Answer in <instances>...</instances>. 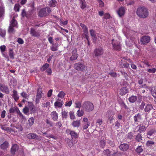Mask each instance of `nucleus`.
Wrapping results in <instances>:
<instances>
[{"label":"nucleus","mask_w":156,"mask_h":156,"mask_svg":"<svg viewBox=\"0 0 156 156\" xmlns=\"http://www.w3.org/2000/svg\"><path fill=\"white\" fill-rule=\"evenodd\" d=\"M137 100V97L135 96H132L129 98V100L130 102L134 103Z\"/></svg>","instance_id":"f704fd0d"},{"label":"nucleus","mask_w":156,"mask_h":156,"mask_svg":"<svg viewBox=\"0 0 156 156\" xmlns=\"http://www.w3.org/2000/svg\"><path fill=\"white\" fill-rule=\"evenodd\" d=\"M129 146L127 144H122L120 145L119 148L120 149L123 151H126L129 148Z\"/></svg>","instance_id":"412c9836"},{"label":"nucleus","mask_w":156,"mask_h":156,"mask_svg":"<svg viewBox=\"0 0 156 156\" xmlns=\"http://www.w3.org/2000/svg\"><path fill=\"white\" fill-rule=\"evenodd\" d=\"M117 13L120 17L124 16L125 13V9L124 7H120L117 11Z\"/></svg>","instance_id":"6e6552de"},{"label":"nucleus","mask_w":156,"mask_h":156,"mask_svg":"<svg viewBox=\"0 0 156 156\" xmlns=\"http://www.w3.org/2000/svg\"><path fill=\"white\" fill-rule=\"evenodd\" d=\"M30 109L31 113H34L35 112V110L34 108V106L33 104L31 103L29 106V109Z\"/></svg>","instance_id":"4c0bfd02"},{"label":"nucleus","mask_w":156,"mask_h":156,"mask_svg":"<svg viewBox=\"0 0 156 156\" xmlns=\"http://www.w3.org/2000/svg\"><path fill=\"white\" fill-rule=\"evenodd\" d=\"M76 49L73 50L72 52V55L70 57V60L71 61L75 60L77 59L78 56V55L76 53Z\"/></svg>","instance_id":"4468645a"},{"label":"nucleus","mask_w":156,"mask_h":156,"mask_svg":"<svg viewBox=\"0 0 156 156\" xmlns=\"http://www.w3.org/2000/svg\"><path fill=\"white\" fill-rule=\"evenodd\" d=\"M80 25L83 30L85 38H87L88 37V29L87 26L82 23L80 24Z\"/></svg>","instance_id":"9b49d317"},{"label":"nucleus","mask_w":156,"mask_h":156,"mask_svg":"<svg viewBox=\"0 0 156 156\" xmlns=\"http://www.w3.org/2000/svg\"><path fill=\"white\" fill-rule=\"evenodd\" d=\"M38 16L41 17L45 16L48 15L46 12V8H44L41 9L39 11L38 14Z\"/></svg>","instance_id":"f8f14e48"},{"label":"nucleus","mask_w":156,"mask_h":156,"mask_svg":"<svg viewBox=\"0 0 156 156\" xmlns=\"http://www.w3.org/2000/svg\"><path fill=\"white\" fill-rule=\"evenodd\" d=\"M115 126L116 127V129H118L119 128V126H120V122L118 121H116L115 122Z\"/></svg>","instance_id":"052dcab7"},{"label":"nucleus","mask_w":156,"mask_h":156,"mask_svg":"<svg viewBox=\"0 0 156 156\" xmlns=\"http://www.w3.org/2000/svg\"><path fill=\"white\" fill-rule=\"evenodd\" d=\"M41 92H37V95H36V101H39V99L41 98L42 97L41 95Z\"/></svg>","instance_id":"603ef678"},{"label":"nucleus","mask_w":156,"mask_h":156,"mask_svg":"<svg viewBox=\"0 0 156 156\" xmlns=\"http://www.w3.org/2000/svg\"><path fill=\"white\" fill-rule=\"evenodd\" d=\"M151 40V38L149 36L145 35L142 37L140 39L141 44H147Z\"/></svg>","instance_id":"39448f33"},{"label":"nucleus","mask_w":156,"mask_h":156,"mask_svg":"<svg viewBox=\"0 0 156 156\" xmlns=\"http://www.w3.org/2000/svg\"><path fill=\"white\" fill-rule=\"evenodd\" d=\"M96 56H98L102 55L104 52L103 49L101 48H96L94 51Z\"/></svg>","instance_id":"1a4fd4ad"},{"label":"nucleus","mask_w":156,"mask_h":156,"mask_svg":"<svg viewBox=\"0 0 156 156\" xmlns=\"http://www.w3.org/2000/svg\"><path fill=\"white\" fill-rule=\"evenodd\" d=\"M127 136L128 138L131 139L133 137V134L132 132H129Z\"/></svg>","instance_id":"e2e57ef3"},{"label":"nucleus","mask_w":156,"mask_h":156,"mask_svg":"<svg viewBox=\"0 0 156 156\" xmlns=\"http://www.w3.org/2000/svg\"><path fill=\"white\" fill-rule=\"evenodd\" d=\"M64 103L63 101H56L54 103V106L55 107H58V108H61L63 105Z\"/></svg>","instance_id":"473e14b6"},{"label":"nucleus","mask_w":156,"mask_h":156,"mask_svg":"<svg viewBox=\"0 0 156 156\" xmlns=\"http://www.w3.org/2000/svg\"><path fill=\"white\" fill-rule=\"evenodd\" d=\"M83 110H80L79 109L77 112V114L78 117H81L83 116L84 114V111Z\"/></svg>","instance_id":"ea45409f"},{"label":"nucleus","mask_w":156,"mask_h":156,"mask_svg":"<svg viewBox=\"0 0 156 156\" xmlns=\"http://www.w3.org/2000/svg\"><path fill=\"white\" fill-rule=\"evenodd\" d=\"M142 138L141 134L140 133H139L136 136L135 140L137 142H141L142 140Z\"/></svg>","instance_id":"c756f323"},{"label":"nucleus","mask_w":156,"mask_h":156,"mask_svg":"<svg viewBox=\"0 0 156 156\" xmlns=\"http://www.w3.org/2000/svg\"><path fill=\"white\" fill-rule=\"evenodd\" d=\"M27 137L30 139H37L38 138V136L36 134L34 133H30L27 135Z\"/></svg>","instance_id":"f3484780"},{"label":"nucleus","mask_w":156,"mask_h":156,"mask_svg":"<svg viewBox=\"0 0 156 156\" xmlns=\"http://www.w3.org/2000/svg\"><path fill=\"white\" fill-rule=\"evenodd\" d=\"M17 25V22L16 20L15 19H12L11 21L10 25L13 27H16Z\"/></svg>","instance_id":"a19ab883"},{"label":"nucleus","mask_w":156,"mask_h":156,"mask_svg":"<svg viewBox=\"0 0 156 156\" xmlns=\"http://www.w3.org/2000/svg\"><path fill=\"white\" fill-rule=\"evenodd\" d=\"M111 152L108 149L105 150L103 151V153L104 154V155H105V156H110V155Z\"/></svg>","instance_id":"09e8293b"},{"label":"nucleus","mask_w":156,"mask_h":156,"mask_svg":"<svg viewBox=\"0 0 156 156\" xmlns=\"http://www.w3.org/2000/svg\"><path fill=\"white\" fill-rule=\"evenodd\" d=\"M143 149L141 146H139L137 147L136 149V151L139 153H140L143 151Z\"/></svg>","instance_id":"6e6d98bb"},{"label":"nucleus","mask_w":156,"mask_h":156,"mask_svg":"<svg viewBox=\"0 0 156 156\" xmlns=\"http://www.w3.org/2000/svg\"><path fill=\"white\" fill-rule=\"evenodd\" d=\"M80 6L82 9H84L86 7V3L85 0H80Z\"/></svg>","instance_id":"7c9ffc66"},{"label":"nucleus","mask_w":156,"mask_h":156,"mask_svg":"<svg viewBox=\"0 0 156 156\" xmlns=\"http://www.w3.org/2000/svg\"><path fill=\"white\" fill-rule=\"evenodd\" d=\"M49 66V64L46 63L44 64L42 67L41 68L40 70L42 72H43L45 70H47Z\"/></svg>","instance_id":"72a5a7b5"},{"label":"nucleus","mask_w":156,"mask_h":156,"mask_svg":"<svg viewBox=\"0 0 156 156\" xmlns=\"http://www.w3.org/2000/svg\"><path fill=\"white\" fill-rule=\"evenodd\" d=\"M74 68L77 71L82 72H84L87 69L86 65L80 62L75 63L74 65Z\"/></svg>","instance_id":"7ed1b4c3"},{"label":"nucleus","mask_w":156,"mask_h":156,"mask_svg":"<svg viewBox=\"0 0 156 156\" xmlns=\"http://www.w3.org/2000/svg\"><path fill=\"white\" fill-rule=\"evenodd\" d=\"M51 116L53 120L54 121H56L58 118V114L55 111L51 112Z\"/></svg>","instance_id":"5701e85b"},{"label":"nucleus","mask_w":156,"mask_h":156,"mask_svg":"<svg viewBox=\"0 0 156 156\" xmlns=\"http://www.w3.org/2000/svg\"><path fill=\"white\" fill-rule=\"evenodd\" d=\"M136 13L140 18L145 19L149 16V12L144 6H140L137 8Z\"/></svg>","instance_id":"f257e3e1"},{"label":"nucleus","mask_w":156,"mask_h":156,"mask_svg":"<svg viewBox=\"0 0 156 156\" xmlns=\"http://www.w3.org/2000/svg\"><path fill=\"white\" fill-rule=\"evenodd\" d=\"M147 71L149 73H154L156 71V69L154 68L152 69H147Z\"/></svg>","instance_id":"8fccbe9b"},{"label":"nucleus","mask_w":156,"mask_h":156,"mask_svg":"<svg viewBox=\"0 0 156 156\" xmlns=\"http://www.w3.org/2000/svg\"><path fill=\"white\" fill-rule=\"evenodd\" d=\"M9 145V144L8 142L7 141H5L0 145V147L1 148L5 149L8 147Z\"/></svg>","instance_id":"cd10ccee"},{"label":"nucleus","mask_w":156,"mask_h":156,"mask_svg":"<svg viewBox=\"0 0 156 156\" xmlns=\"http://www.w3.org/2000/svg\"><path fill=\"white\" fill-rule=\"evenodd\" d=\"M82 108L83 111L87 112H90L93 110L94 106L91 102L85 101L82 103Z\"/></svg>","instance_id":"f03ea898"},{"label":"nucleus","mask_w":156,"mask_h":156,"mask_svg":"<svg viewBox=\"0 0 156 156\" xmlns=\"http://www.w3.org/2000/svg\"><path fill=\"white\" fill-rule=\"evenodd\" d=\"M56 3L57 2L55 0H51L50 1L49 5L51 7H55Z\"/></svg>","instance_id":"c9c22d12"},{"label":"nucleus","mask_w":156,"mask_h":156,"mask_svg":"<svg viewBox=\"0 0 156 156\" xmlns=\"http://www.w3.org/2000/svg\"><path fill=\"white\" fill-rule=\"evenodd\" d=\"M82 106L81 105V102L80 101H77L75 103V108H80Z\"/></svg>","instance_id":"49530a36"},{"label":"nucleus","mask_w":156,"mask_h":156,"mask_svg":"<svg viewBox=\"0 0 156 156\" xmlns=\"http://www.w3.org/2000/svg\"><path fill=\"white\" fill-rule=\"evenodd\" d=\"M97 1L99 3V5L100 7H103L104 6V3L101 0H98Z\"/></svg>","instance_id":"bf43d9fd"},{"label":"nucleus","mask_w":156,"mask_h":156,"mask_svg":"<svg viewBox=\"0 0 156 156\" xmlns=\"http://www.w3.org/2000/svg\"><path fill=\"white\" fill-rule=\"evenodd\" d=\"M70 135L72 137V142L74 144L76 143L77 142L78 140L76 139L78 137L79 134L75 131L72 130L70 132Z\"/></svg>","instance_id":"423d86ee"},{"label":"nucleus","mask_w":156,"mask_h":156,"mask_svg":"<svg viewBox=\"0 0 156 156\" xmlns=\"http://www.w3.org/2000/svg\"><path fill=\"white\" fill-rule=\"evenodd\" d=\"M114 115L115 113L111 110H109L107 112L106 115L108 118V121L110 123H111L113 119Z\"/></svg>","instance_id":"0eeeda50"},{"label":"nucleus","mask_w":156,"mask_h":156,"mask_svg":"<svg viewBox=\"0 0 156 156\" xmlns=\"http://www.w3.org/2000/svg\"><path fill=\"white\" fill-rule=\"evenodd\" d=\"M142 115L140 113H138L135 115L133 117L134 123L138 124V122H139L142 119L141 117Z\"/></svg>","instance_id":"9d476101"},{"label":"nucleus","mask_w":156,"mask_h":156,"mask_svg":"<svg viewBox=\"0 0 156 156\" xmlns=\"http://www.w3.org/2000/svg\"><path fill=\"white\" fill-rule=\"evenodd\" d=\"M106 142L104 140H102L100 141V146L102 148H104L105 145L106 144Z\"/></svg>","instance_id":"de8ad7c7"},{"label":"nucleus","mask_w":156,"mask_h":156,"mask_svg":"<svg viewBox=\"0 0 156 156\" xmlns=\"http://www.w3.org/2000/svg\"><path fill=\"white\" fill-rule=\"evenodd\" d=\"M29 108L27 107H25L23 109V112L25 114H27L29 112Z\"/></svg>","instance_id":"5fc2aeb1"},{"label":"nucleus","mask_w":156,"mask_h":156,"mask_svg":"<svg viewBox=\"0 0 156 156\" xmlns=\"http://www.w3.org/2000/svg\"><path fill=\"white\" fill-rule=\"evenodd\" d=\"M62 119H66L67 118L68 116V112L65 110L62 111Z\"/></svg>","instance_id":"58836bf2"},{"label":"nucleus","mask_w":156,"mask_h":156,"mask_svg":"<svg viewBox=\"0 0 156 156\" xmlns=\"http://www.w3.org/2000/svg\"><path fill=\"white\" fill-rule=\"evenodd\" d=\"M120 72L122 75L125 78L127 77L128 75L126 72H125L124 70H122Z\"/></svg>","instance_id":"13d9d810"},{"label":"nucleus","mask_w":156,"mask_h":156,"mask_svg":"<svg viewBox=\"0 0 156 156\" xmlns=\"http://www.w3.org/2000/svg\"><path fill=\"white\" fill-rule=\"evenodd\" d=\"M30 34L32 36L35 37H38L40 36L39 33L32 28L30 29Z\"/></svg>","instance_id":"4be33fe9"},{"label":"nucleus","mask_w":156,"mask_h":156,"mask_svg":"<svg viewBox=\"0 0 156 156\" xmlns=\"http://www.w3.org/2000/svg\"><path fill=\"white\" fill-rule=\"evenodd\" d=\"M110 17V14L108 13H106L104 15V19H109Z\"/></svg>","instance_id":"69168bd1"},{"label":"nucleus","mask_w":156,"mask_h":156,"mask_svg":"<svg viewBox=\"0 0 156 156\" xmlns=\"http://www.w3.org/2000/svg\"><path fill=\"white\" fill-rule=\"evenodd\" d=\"M20 7L19 4H16L14 5V9L16 12H19L20 10Z\"/></svg>","instance_id":"a18cd8bd"},{"label":"nucleus","mask_w":156,"mask_h":156,"mask_svg":"<svg viewBox=\"0 0 156 156\" xmlns=\"http://www.w3.org/2000/svg\"><path fill=\"white\" fill-rule=\"evenodd\" d=\"M128 92V89L126 87H124L120 89L119 92L120 94L121 95H124L126 94Z\"/></svg>","instance_id":"aec40b11"},{"label":"nucleus","mask_w":156,"mask_h":156,"mask_svg":"<svg viewBox=\"0 0 156 156\" xmlns=\"http://www.w3.org/2000/svg\"><path fill=\"white\" fill-rule=\"evenodd\" d=\"M108 74L110 75L112 77H116L117 76L116 73L114 72L109 73Z\"/></svg>","instance_id":"0e129e2a"},{"label":"nucleus","mask_w":156,"mask_h":156,"mask_svg":"<svg viewBox=\"0 0 156 156\" xmlns=\"http://www.w3.org/2000/svg\"><path fill=\"white\" fill-rule=\"evenodd\" d=\"M136 128L138 129V131L140 133H142L144 132L146 130V128L144 123L141 124L137 126Z\"/></svg>","instance_id":"ddd939ff"},{"label":"nucleus","mask_w":156,"mask_h":156,"mask_svg":"<svg viewBox=\"0 0 156 156\" xmlns=\"http://www.w3.org/2000/svg\"><path fill=\"white\" fill-rule=\"evenodd\" d=\"M4 7L2 6H0V18L2 17L5 13Z\"/></svg>","instance_id":"e433bc0d"},{"label":"nucleus","mask_w":156,"mask_h":156,"mask_svg":"<svg viewBox=\"0 0 156 156\" xmlns=\"http://www.w3.org/2000/svg\"><path fill=\"white\" fill-rule=\"evenodd\" d=\"M80 120H76L73 121L71 123V125L74 127L78 128L80 125Z\"/></svg>","instance_id":"a211bd4d"},{"label":"nucleus","mask_w":156,"mask_h":156,"mask_svg":"<svg viewBox=\"0 0 156 156\" xmlns=\"http://www.w3.org/2000/svg\"><path fill=\"white\" fill-rule=\"evenodd\" d=\"M52 46L50 47L51 50L52 51H57L58 50V43L57 42L55 43H53L52 44Z\"/></svg>","instance_id":"6ab92c4d"},{"label":"nucleus","mask_w":156,"mask_h":156,"mask_svg":"<svg viewBox=\"0 0 156 156\" xmlns=\"http://www.w3.org/2000/svg\"><path fill=\"white\" fill-rule=\"evenodd\" d=\"M129 64L127 63L126 62L123 61H122V62L120 64V66L121 67H125L127 68L129 67Z\"/></svg>","instance_id":"c85d7f7f"},{"label":"nucleus","mask_w":156,"mask_h":156,"mask_svg":"<svg viewBox=\"0 0 156 156\" xmlns=\"http://www.w3.org/2000/svg\"><path fill=\"white\" fill-rule=\"evenodd\" d=\"M70 118L72 119H75V117L74 112H69Z\"/></svg>","instance_id":"4d7b16f0"},{"label":"nucleus","mask_w":156,"mask_h":156,"mask_svg":"<svg viewBox=\"0 0 156 156\" xmlns=\"http://www.w3.org/2000/svg\"><path fill=\"white\" fill-rule=\"evenodd\" d=\"M112 44L113 48L115 50L119 51L121 49V47L120 42L117 40L113 39L112 40Z\"/></svg>","instance_id":"20e7f679"},{"label":"nucleus","mask_w":156,"mask_h":156,"mask_svg":"<svg viewBox=\"0 0 156 156\" xmlns=\"http://www.w3.org/2000/svg\"><path fill=\"white\" fill-rule=\"evenodd\" d=\"M46 72L47 73V75H51L52 73V70L51 68H48L46 70Z\"/></svg>","instance_id":"338daca9"},{"label":"nucleus","mask_w":156,"mask_h":156,"mask_svg":"<svg viewBox=\"0 0 156 156\" xmlns=\"http://www.w3.org/2000/svg\"><path fill=\"white\" fill-rule=\"evenodd\" d=\"M90 35L92 36V38H93L95 40H96L97 39V37L95 31L94 30L92 29L90 30Z\"/></svg>","instance_id":"bb28decb"},{"label":"nucleus","mask_w":156,"mask_h":156,"mask_svg":"<svg viewBox=\"0 0 156 156\" xmlns=\"http://www.w3.org/2000/svg\"><path fill=\"white\" fill-rule=\"evenodd\" d=\"M154 142L151 140L148 141L146 144V145L148 147H151L152 145L154 144Z\"/></svg>","instance_id":"3c124183"},{"label":"nucleus","mask_w":156,"mask_h":156,"mask_svg":"<svg viewBox=\"0 0 156 156\" xmlns=\"http://www.w3.org/2000/svg\"><path fill=\"white\" fill-rule=\"evenodd\" d=\"M9 55L11 58L12 59H13L14 58V53L12 49H9Z\"/></svg>","instance_id":"c03bdc74"},{"label":"nucleus","mask_w":156,"mask_h":156,"mask_svg":"<svg viewBox=\"0 0 156 156\" xmlns=\"http://www.w3.org/2000/svg\"><path fill=\"white\" fill-rule=\"evenodd\" d=\"M19 148V146L16 144L12 145L11 148V152L12 154H14L16 151H17Z\"/></svg>","instance_id":"393cba45"},{"label":"nucleus","mask_w":156,"mask_h":156,"mask_svg":"<svg viewBox=\"0 0 156 156\" xmlns=\"http://www.w3.org/2000/svg\"><path fill=\"white\" fill-rule=\"evenodd\" d=\"M151 94L154 98V100L156 102V86L153 87L152 88Z\"/></svg>","instance_id":"a878e982"},{"label":"nucleus","mask_w":156,"mask_h":156,"mask_svg":"<svg viewBox=\"0 0 156 156\" xmlns=\"http://www.w3.org/2000/svg\"><path fill=\"white\" fill-rule=\"evenodd\" d=\"M12 96L16 102L18 100L19 98V96L17 94V91L15 90H13V94L12 95Z\"/></svg>","instance_id":"b1692460"},{"label":"nucleus","mask_w":156,"mask_h":156,"mask_svg":"<svg viewBox=\"0 0 156 156\" xmlns=\"http://www.w3.org/2000/svg\"><path fill=\"white\" fill-rule=\"evenodd\" d=\"M153 107L151 104H147L144 108V110L145 112L149 113L150 111L153 109Z\"/></svg>","instance_id":"dca6fc26"},{"label":"nucleus","mask_w":156,"mask_h":156,"mask_svg":"<svg viewBox=\"0 0 156 156\" xmlns=\"http://www.w3.org/2000/svg\"><path fill=\"white\" fill-rule=\"evenodd\" d=\"M6 34V31L5 30L0 29V35L3 37H4Z\"/></svg>","instance_id":"37998d69"},{"label":"nucleus","mask_w":156,"mask_h":156,"mask_svg":"<svg viewBox=\"0 0 156 156\" xmlns=\"http://www.w3.org/2000/svg\"><path fill=\"white\" fill-rule=\"evenodd\" d=\"M155 131L153 129H151L148 131L147 133V135L148 138L149 139H151V136L154 133Z\"/></svg>","instance_id":"2f4dec72"},{"label":"nucleus","mask_w":156,"mask_h":156,"mask_svg":"<svg viewBox=\"0 0 156 156\" xmlns=\"http://www.w3.org/2000/svg\"><path fill=\"white\" fill-rule=\"evenodd\" d=\"M13 27L12 26H10L9 27V29H8V32L9 33H12L14 31V29L13 27Z\"/></svg>","instance_id":"680f3d73"},{"label":"nucleus","mask_w":156,"mask_h":156,"mask_svg":"<svg viewBox=\"0 0 156 156\" xmlns=\"http://www.w3.org/2000/svg\"><path fill=\"white\" fill-rule=\"evenodd\" d=\"M0 90L2 92H4L7 94H9L10 92L8 87L3 85H0Z\"/></svg>","instance_id":"2eb2a0df"},{"label":"nucleus","mask_w":156,"mask_h":156,"mask_svg":"<svg viewBox=\"0 0 156 156\" xmlns=\"http://www.w3.org/2000/svg\"><path fill=\"white\" fill-rule=\"evenodd\" d=\"M16 108H11L9 110V112L11 113H13L15 111Z\"/></svg>","instance_id":"774afa93"},{"label":"nucleus","mask_w":156,"mask_h":156,"mask_svg":"<svg viewBox=\"0 0 156 156\" xmlns=\"http://www.w3.org/2000/svg\"><path fill=\"white\" fill-rule=\"evenodd\" d=\"M65 95V93L63 91H60L58 95V97L61 98H63Z\"/></svg>","instance_id":"864d4df0"},{"label":"nucleus","mask_w":156,"mask_h":156,"mask_svg":"<svg viewBox=\"0 0 156 156\" xmlns=\"http://www.w3.org/2000/svg\"><path fill=\"white\" fill-rule=\"evenodd\" d=\"M34 119L33 117L30 118L28 120V124L30 126H31L34 124Z\"/></svg>","instance_id":"79ce46f5"}]
</instances>
